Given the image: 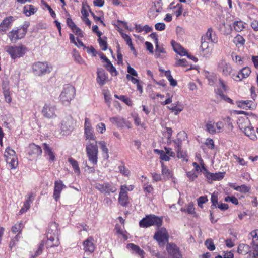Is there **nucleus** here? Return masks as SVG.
Segmentation results:
<instances>
[{"mask_svg":"<svg viewBox=\"0 0 258 258\" xmlns=\"http://www.w3.org/2000/svg\"><path fill=\"white\" fill-rule=\"evenodd\" d=\"M47 241L46 243L47 248L58 246L59 244L58 236L60 229L58 227H49L46 230Z\"/></svg>","mask_w":258,"mask_h":258,"instance_id":"obj_1","label":"nucleus"},{"mask_svg":"<svg viewBox=\"0 0 258 258\" xmlns=\"http://www.w3.org/2000/svg\"><path fill=\"white\" fill-rule=\"evenodd\" d=\"M75 93L76 90L74 87L70 84L64 85L59 95L60 101L63 105H68L74 98Z\"/></svg>","mask_w":258,"mask_h":258,"instance_id":"obj_2","label":"nucleus"},{"mask_svg":"<svg viewBox=\"0 0 258 258\" xmlns=\"http://www.w3.org/2000/svg\"><path fill=\"white\" fill-rule=\"evenodd\" d=\"M5 51L8 53L12 59H15L23 56L27 50V48L23 45L20 46H6Z\"/></svg>","mask_w":258,"mask_h":258,"instance_id":"obj_3","label":"nucleus"},{"mask_svg":"<svg viewBox=\"0 0 258 258\" xmlns=\"http://www.w3.org/2000/svg\"><path fill=\"white\" fill-rule=\"evenodd\" d=\"M162 222V217H158L154 214H149L140 220L139 226H161Z\"/></svg>","mask_w":258,"mask_h":258,"instance_id":"obj_4","label":"nucleus"},{"mask_svg":"<svg viewBox=\"0 0 258 258\" xmlns=\"http://www.w3.org/2000/svg\"><path fill=\"white\" fill-rule=\"evenodd\" d=\"M32 72L35 76H42L51 72L47 62L38 61L33 64Z\"/></svg>","mask_w":258,"mask_h":258,"instance_id":"obj_5","label":"nucleus"},{"mask_svg":"<svg viewBox=\"0 0 258 258\" xmlns=\"http://www.w3.org/2000/svg\"><path fill=\"white\" fill-rule=\"evenodd\" d=\"M86 153L89 160L93 164L97 163L98 146L97 142L89 143L86 146Z\"/></svg>","mask_w":258,"mask_h":258,"instance_id":"obj_6","label":"nucleus"},{"mask_svg":"<svg viewBox=\"0 0 258 258\" xmlns=\"http://www.w3.org/2000/svg\"><path fill=\"white\" fill-rule=\"evenodd\" d=\"M166 250L169 255V258H182L179 248L175 244L167 243ZM157 258H166L165 255L162 254L157 253Z\"/></svg>","mask_w":258,"mask_h":258,"instance_id":"obj_7","label":"nucleus"},{"mask_svg":"<svg viewBox=\"0 0 258 258\" xmlns=\"http://www.w3.org/2000/svg\"><path fill=\"white\" fill-rule=\"evenodd\" d=\"M73 129V119L72 117L68 116L65 117L61 122V133L63 135H69Z\"/></svg>","mask_w":258,"mask_h":258,"instance_id":"obj_8","label":"nucleus"},{"mask_svg":"<svg viewBox=\"0 0 258 258\" xmlns=\"http://www.w3.org/2000/svg\"><path fill=\"white\" fill-rule=\"evenodd\" d=\"M42 153L41 147L32 143L29 144L28 148V154L33 159L40 157Z\"/></svg>","mask_w":258,"mask_h":258,"instance_id":"obj_9","label":"nucleus"},{"mask_svg":"<svg viewBox=\"0 0 258 258\" xmlns=\"http://www.w3.org/2000/svg\"><path fill=\"white\" fill-rule=\"evenodd\" d=\"M110 121L112 123L116 124L117 127L119 128H123L124 127H126L128 129L132 128L131 123L120 117H111L110 118Z\"/></svg>","mask_w":258,"mask_h":258,"instance_id":"obj_10","label":"nucleus"},{"mask_svg":"<svg viewBox=\"0 0 258 258\" xmlns=\"http://www.w3.org/2000/svg\"><path fill=\"white\" fill-rule=\"evenodd\" d=\"M15 20L14 17L10 16L4 19L0 23V33L4 34L11 27L13 22Z\"/></svg>","mask_w":258,"mask_h":258,"instance_id":"obj_11","label":"nucleus"},{"mask_svg":"<svg viewBox=\"0 0 258 258\" xmlns=\"http://www.w3.org/2000/svg\"><path fill=\"white\" fill-rule=\"evenodd\" d=\"M154 238L159 244H164L168 240V234L166 229L163 227L155 233Z\"/></svg>","mask_w":258,"mask_h":258,"instance_id":"obj_12","label":"nucleus"},{"mask_svg":"<svg viewBox=\"0 0 258 258\" xmlns=\"http://www.w3.org/2000/svg\"><path fill=\"white\" fill-rule=\"evenodd\" d=\"M126 188V185H121L120 186V191L119 195L118 202L120 203V204L123 207L127 206V205L129 203L127 192L125 190V189Z\"/></svg>","mask_w":258,"mask_h":258,"instance_id":"obj_13","label":"nucleus"},{"mask_svg":"<svg viewBox=\"0 0 258 258\" xmlns=\"http://www.w3.org/2000/svg\"><path fill=\"white\" fill-rule=\"evenodd\" d=\"M187 138V135L185 132H180L177 135V138L173 140L175 146V150H181L182 141L185 140Z\"/></svg>","mask_w":258,"mask_h":258,"instance_id":"obj_14","label":"nucleus"},{"mask_svg":"<svg viewBox=\"0 0 258 258\" xmlns=\"http://www.w3.org/2000/svg\"><path fill=\"white\" fill-rule=\"evenodd\" d=\"M66 188V186L63 183L61 180H56L54 182V187L53 197L57 202L60 198V195L63 188Z\"/></svg>","mask_w":258,"mask_h":258,"instance_id":"obj_15","label":"nucleus"},{"mask_svg":"<svg viewBox=\"0 0 258 258\" xmlns=\"http://www.w3.org/2000/svg\"><path fill=\"white\" fill-rule=\"evenodd\" d=\"M211 201L212 202V205L210 207L211 210H210L209 212L210 214V220L212 223L214 224L215 222L217 221V220L214 222V213L217 211V206L218 204V197L214 194H212L211 198Z\"/></svg>","mask_w":258,"mask_h":258,"instance_id":"obj_16","label":"nucleus"},{"mask_svg":"<svg viewBox=\"0 0 258 258\" xmlns=\"http://www.w3.org/2000/svg\"><path fill=\"white\" fill-rule=\"evenodd\" d=\"M97 82L100 86H103L105 84V81L108 78V74L102 68L97 69Z\"/></svg>","mask_w":258,"mask_h":258,"instance_id":"obj_17","label":"nucleus"},{"mask_svg":"<svg viewBox=\"0 0 258 258\" xmlns=\"http://www.w3.org/2000/svg\"><path fill=\"white\" fill-rule=\"evenodd\" d=\"M55 108L50 105L45 104L42 110L43 116L48 118L53 117L55 115Z\"/></svg>","mask_w":258,"mask_h":258,"instance_id":"obj_18","label":"nucleus"},{"mask_svg":"<svg viewBox=\"0 0 258 258\" xmlns=\"http://www.w3.org/2000/svg\"><path fill=\"white\" fill-rule=\"evenodd\" d=\"M94 239L92 237H89L83 243L84 250L86 252L92 253L95 250V245L93 243Z\"/></svg>","mask_w":258,"mask_h":258,"instance_id":"obj_19","label":"nucleus"},{"mask_svg":"<svg viewBox=\"0 0 258 258\" xmlns=\"http://www.w3.org/2000/svg\"><path fill=\"white\" fill-rule=\"evenodd\" d=\"M218 69L220 71H222L223 74L225 76L229 75L232 70L230 64L227 63L224 59H222L219 63Z\"/></svg>","mask_w":258,"mask_h":258,"instance_id":"obj_20","label":"nucleus"},{"mask_svg":"<svg viewBox=\"0 0 258 258\" xmlns=\"http://www.w3.org/2000/svg\"><path fill=\"white\" fill-rule=\"evenodd\" d=\"M225 172H219L218 173H213L210 172H209L206 178L208 179V182L211 183L209 180L211 181H219L223 179L224 177Z\"/></svg>","mask_w":258,"mask_h":258,"instance_id":"obj_21","label":"nucleus"},{"mask_svg":"<svg viewBox=\"0 0 258 258\" xmlns=\"http://www.w3.org/2000/svg\"><path fill=\"white\" fill-rule=\"evenodd\" d=\"M171 44L175 52L180 56L185 55L186 53L187 52L186 49H185L179 44L176 43L174 40L171 41Z\"/></svg>","mask_w":258,"mask_h":258,"instance_id":"obj_22","label":"nucleus"},{"mask_svg":"<svg viewBox=\"0 0 258 258\" xmlns=\"http://www.w3.org/2000/svg\"><path fill=\"white\" fill-rule=\"evenodd\" d=\"M251 73L250 69L249 67H244L238 72L236 76L235 80L241 81L242 79L248 77Z\"/></svg>","mask_w":258,"mask_h":258,"instance_id":"obj_23","label":"nucleus"},{"mask_svg":"<svg viewBox=\"0 0 258 258\" xmlns=\"http://www.w3.org/2000/svg\"><path fill=\"white\" fill-rule=\"evenodd\" d=\"M126 247L128 249L131 250L133 253H135L141 256L142 258L144 257V254H145V252L138 245L133 243H128L127 244Z\"/></svg>","mask_w":258,"mask_h":258,"instance_id":"obj_24","label":"nucleus"},{"mask_svg":"<svg viewBox=\"0 0 258 258\" xmlns=\"http://www.w3.org/2000/svg\"><path fill=\"white\" fill-rule=\"evenodd\" d=\"M43 148L44 154L49 156V160L51 162L54 161L55 159V156L49 145L44 143L43 144Z\"/></svg>","mask_w":258,"mask_h":258,"instance_id":"obj_25","label":"nucleus"},{"mask_svg":"<svg viewBox=\"0 0 258 258\" xmlns=\"http://www.w3.org/2000/svg\"><path fill=\"white\" fill-rule=\"evenodd\" d=\"M213 29L212 28H209L208 29V30L206 33L205 36H203L204 37V40H208L211 41L213 43H216L218 42V38L216 37L215 34H214V35L212 36Z\"/></svg>","mask_w":258,"mask_h":258,"instance_id":"obj_26","label":"nucleus"},{"mask_svg":"<svg viewBox=\"0 0 258 258\" xmlns=\"http://www.w3.org/2000/svg\"><path fill=\"white\" fill-rule=\"evenodd\" d=\"M244 130L243 131L244 134L249 137L251 140H255L257 139V137L255 134V131L254 127L251 126H247L244 127Z\"/></svg>","mask_w":258,"mask_h":258,"instance_id":"obj_27","label":"nucleus"},{"mask_svg":"<svg viewBox=\"0 0 258 258\" xmlns=\"http://www.w3.org/2000/svg\"><path fill=\"white\" fill-rule=\"evenodd\" d=\"M20 29H12L8 34V37L12 42L16 43L18 40H19L18 36V31Z\"/></svg>","mask_w":258,"mask_h":258,"instance_id":"obj_28","label":"nucleus"},{"mask_svg":"<svg viewBox=\"0 0 258 258\" xmlns=\"http://www.w3.org/2000/svg\"><path fill=\"white\" fill-rule=\"evenodd\" d=\"M37 11V9L32 5H26L23 8V13L27 16H30L32 14H35Z\"/></svg>","mask_w":258,"mask_h":258,"instance_id":"obj_29","label":"nucleus"},{"mask_svg":"<svg viewBox=\"0 0 258 258\" xmlns=\"http://www.w3.org/2000/svg\"><path fill=\"white\" fill-rule=\"evenodd\" d=\"M72 56L74 61L79 64H85V61L81 57L79 52L76 49H74L72 52Z\"/></svg>","mask_w":258,"mask_h":258,"instance_id":"obj_30","label":"nucleus"},{"mask_svg":"<svg viewBox=\"0 0 258 258\" xmlns=\"http://www.w3.org/2000/svg\"><path fill=\"white\" fill-rule=\"evenodd\" d=\"M115 230L119 237H122L124 240H126L128 239V234L124 228H122L121 227H115Z\"/></svg>","mask_w":258,"mask_h":258,"instance_id":"obj_31","label":"nucleus"},{"mask_svg":"<svg viewBox=\"0 0 258 258\" xmlns=\"http://www.w3.org/2000/svg\"><path fill=\"white\" fill-rule=\"evenodd\" d=\"M250 251V247L246 244H240L237 248V252L239 254H246Z\"/></svg>","mask_w":258,"mask_h":258,"instance_id":"obj_32","label":"nucleus"},{"mask_svg":"<svg viewBox=\"0 0 258 258\" xmlns=\"http://www.w3.org/2000/svg\"><path fill=\"white\" fill-rule=\"evenodd\" d=\"M171 107L169 108L170 110L174 111V114L177 115L179 114V112H181L183 107L182 105L179 103V102H177V104H172L171 105Z\"/></svg>","mask_w":258,"mask_h":258,"instance_id":"obj_33","label":"nucleus"},{"mask_svg":"<svg viewBox=\"0 0 258 258\" xmlns=\"http://www.w3.org/2000/svg\"><path fill=\"white\" fill-rule=\"evenodd\" d=\"M104 190L105 191L104 193H105L108 195H109L110 192H115L117 190V189L110 183L105 182L104 183Z\"/></svg>","mask_w":258,"mask_h":258,"instance_id":"obj_34","label":"nucleus"},{"mask_svg":"<svg viewBox=\"0 0 258 258\" xmlns=\"http://www.w3.org/2000/svg\"><path fill=\"white\" fill-rule=\"evenodd\" d=\"M68 162L72 165L74 172L79 174L80 173V170L78 166V162L72 157L68 159Z\"/></svg>","mask_w":258,"mask_h":258,"instance_id":"obj_35","label":"nucleus"},{"mask_svg":"<svg viewBox=\"0 0 258 258\" xmlns=\"http://www.w3.org/2000/svg\"><path fill=\"white\" fill-rule=\"evenodd\" d=\"M5 157H6L7 162L9 163L11 168L12 169H15L18 165V161L16 160L15 157H14L11 158L6 155H5Z\"/></svg>","mask_w":258,"mask_h":258,"instance_id":"obj_36","label":"nucleus"},{"mask_svg":"<svg viewBox=\"0 0 258 258\" xmlns=\"http://www.w3.org/2000/svg\"><path fill=\"white\" fill-rule=\"evenodd\" d=\"M233 41L236 44V46L239 47L244 44L245 40L241 35L237 34V36L234 38Z\"/></svg>","mask_w":258,"mask_h":258,"instance_id":"obj_37","label":"nucleus"},{"mask_svg":"<svg viewBox=\"0 0 258 258\" xmlns=\"http://www.w3.org/2000/svg\"><path fill=\"white\" fill-rule=\"evenodd\" d=\"M85 130V135L86 138V139L89 140H95L96 137L95 135L93 134V131L92 128H84Z\"/></svg>","mask_w":258,"mask_h":258,"instance_id":"obj_38","label":"nucleus"},{"mask_svg":"<svg viewBox=\"0 0 258 258\" xmlns=\"http://www.w3.org/2000/svg\"><path fill=\"white\" fill-rule=\"evenodd\" d=\"M107 39V37L106 36H103L102 38H98V39L100 46L102 48V50L103 51L106 50L108 48Z\"/></svg>","mask_w":258,"mask_h":258,"instance_id":"obj_39","label":"nucleus"},{"mask_svg":"<svg viewBox=\"0 0 258 258\" xmlns=\"http://www.w3.org/2000/svg\"><path fill=\"white\" fill-rule=\"evenodd\" d=\"M99 144L100 146L102 151L105 154L103 156L106 159H108L109 158L108 149L106 147V143L104 141H101L99 142Z\"/></svg>","mask_w":258,"mask_h":258,"instance_id":"obj_40","label":"nucleus"},{"mask_svg":"<svg viewBox=\"0 0 258 258\" xmlns=\"http://www.w3.org/2000/svg\"><path fill=\"white\" fill-rule=\"evenodd\" d=\"M161 164L162 175L167 179H169L172 176L170 171L164 165L163 163H161Z\"/></svg>","mask_w":258,"mask_h":258,"instance_id":"obj_41","label":"nucleus"},{"mask_svg":"<svg viewBox=\"0 0 258 258\" xmlns=\"http://www.w3.org/2000/svg\"><path fill=\"white\" fill-rule=\"evenodd\" d=\"M45 241L44 240L41 241V242L40 243L38 247L37 248V250L35 252V254L32 256V257H35L36 256H38V255H40L43 251Z\"/></svg>","mask_w":258,"mask_h":258,"instance_id":"obj_42","label":"nucleus"},{"mask_svg":"<svg viewBox=\"0 0 258 258\" xmlns=\"http://www.w3.org/2000/svg\"><path fill=\"white\" fill-rule=\"evenodd\" d=\"M122 165L118 166L119 172L121 174L125 176H128L130 174V170L126 168L124 162L121 161Z\"/></svg>","mask_w":258,"mask_h":258,"instance_id":"obj_43","label":"nucleus"},{"mask_svg":"<svg viewBox=\"0 0 258 258\" xmlns=\"http://www.w3.org/2000/svg\"><path fill=\"white\" fill-rule=\"evenodd\" d=\"M206 131L211 134L216 133V130L214 127V123L212 121H209L206 124Z\"/></svg>","mask_w":258,"mask_h":258,"instance_id":"obj_44","label":"nucleus"},{"mask_svg":"<svg viewBox=\"0 0 258 258\" xmlns=\"http://www.w3.org/2000/svg\"><path fill=\"white\" fill-rule=\"evenodd\" d=\"M20 237V235L17 234V235L15 236V237H14L13 239H11L9 246L11 250H12V248L16 246L17 242L19 241Z\"/></svg>","mask_w":258,"mask_h":258,"instance_id":"obj_45","label":"nucleus"},{"mask_svg":"<svg viewBox=\"0 0 258 258\" xmlns=\"http://www.w3.org/2000/svg\"><path fill=\"white\" fill-rule=\"evenodd\" d=\"M233 27L235 31L240 32L244 28V26L242 21H235L233 23Z\"/></svg>","mask_w":258,"mask_h":258,"instance_id":"obj_46","label":"nucleus"},{"mask_svg":"<svg viewBox=\"0 0 258 258\" xmlns=\"http://www.w3.org/2000/svg\"><path fill=\"white\" fill-rule=\"evenodd\" d=\"M205 245L207 248L210 251L215 249V246L213 240L211 239H208L205 242Z\"/></svg>","mask_w":258,"mask_h":258,"instance_id":"obj_47","label":"nucleus"},{"mask_svg":"<svg viewBox=\"0 0 258 258\" xmlns=\"http://www.w3.org/2000/svg\"><path fill=\"white\" fill-rule=\"evenodd\" d=\"M199 161H200V163L201 166V168H200L199 171L203 172L205 177H206V175L207 176L209 171L206 168V167L205 166V164L203 162V160L201 158H200Z\"/></svg>","mask_w":258,"mask_h":258,"instance_id":"obj_48","label":"nucleus"},{"mask_svg":"<svg viewBox=\"0 0 258 258\" xmlns=\"http://www.w3.org/2000/svg\"><path fill=\"white\" fill-rule=\"evenodd\" d=\"M224 121L227 128L229 130L232 131L233 128V126L232 125L231 118L229 116H227L224 119Z\"/></svg>","mask_w":258,"mask_h":258,"instance_id":"obj_49","label":"nucleus"},{"mask_svg":"<svg viewBox=\"0 0 258 258\" xmlns=\"http://www.w3.org/2000/svg\"><path fill=\"white\" fill-rule=\"evenodd\" d=\"M5 90L3 91V94L5 99V101L7 103H10L12 101L11 97L10 96V93L9 91V88H5Z\"/></svg>","mask_w":258,"mask_h":258,"instance_id":"obj_50","label":"nucleus"},{"mask_svg":"<svg viewBox=\"0 0 258 258\" xmlns=\"http://www.w3.org/2000/svg\"><path fill=\"white\" fill-rule=\"evenodd\" d=\"M120 100L125 103L128 106H132L133 105V102L130 98H128L124 95L119 96Z\"/></svg>","mask_w":258,"mask_h":258,"instance_id":"obj_51","label":"nucleus"},{"mask_svg":"<svg viewBox=\"0 0 258 258\" xmlns=\"http://www.w3.org/2000/svg\"><path fill=\"white\" fill-rule=\"evenodd\" d=\"M224 201L226 202H230L235 205L239 204L238 199L234 196H227L225 198Z\"/></svg>","mask_w":258,"mask_h":258,"instance_id":"obj_52","label":"nucleus"},{"mask_svg":"<svg viewBox=\"0 0 258 258\" xmlns=\"http://www.w3.org/2000/svg\"><path fill=\"white\" fill-rule=\"evenodd\" d=\"M207 79L208 81V83L210 85L213 86L217 80L216 75L212 73L210 76H207Z\"/></svg>","mask_w":258,"mask_h":258,"instance_id":"obj_53","label":"nucleus"},{"mask_svg":"<svg viewBox=\"0 0 258 258\" xmlns=\"http://www.w3.org/2000/svg\"><path fill=\"white\" fill-rule=\"evenodd\" d=\"M245 102H246L245 106H246V108H247V109L254 110L256 108V104L254 103L252 101L245 100Z\"/></svg>","mask_w":258,"mask_h":258,"instance_id":"obj_54","label":"nucleus"},{"mask_svg":"<svg viewBox=\"0 0 258 258\" xmlns=\"http://www.w3.org/2000/svg\"><path fill=\"white\" fill-rule=\"evenodd\" d=\"M186 175L189 179L191 181L195 180L198 177V175L196 173V172L194 170H192L191 171L187 172Z\"/></svg>","mask_w":258,"mask_h":258,"instance_id":"obj_55","label":"nucleus"},{"mask_svg":"<svg viewBox=\"0 0 258 258\" xmlns=\"http://www.w3.org/2000/svg\"><path fill=\"white\" fill-rule=\"evenodd\" d=\"M208 201V198L206 196H201L197 199L198 205L200 207H202L203 204L206 203Z\"/></svg>","mask_w":258,"mask_h":258,"instance_id":"obj_56","label":"nucleus"},{"mask_svg":"<svg viewBox=\"0 0 258 258\" xmlns=\"http://www.w3.org/2000/svg\"><path fill=\"white\" fill-rule=\"evenodd\" d=\"M176 152H177V157L178 158H182L183 159V160H185L186 161H188L187 155L185 152L181 151V150H176Z\"/></svg>","mask_w":258,"mask_h":258,"instance_id":"obj_57","label":"nucleus"},{"mask_svg":"<svg viewBox=\"0 0 258 258\" xmlns=\"http://www.w3.org/2000/svg\"><path fill=\"white\" fill-rule=\"evenodd\" d=\"M71 30L75 35L78 36L79 37H83L84 36L83 33L81 29L76 25L75 26V27L73 28V29Z\"/></svg>","mask_w":258,"mask_h":258,"instance_id":"obj_58","label":"nucleus"},{"mask_svg":"<svg viewBox=\"0 0 258 258\" xmlns=\"http://www.w3.org/2000/svg\"><path fill=\"white\" fill-rule=\"evenodd\" d=\"M188 65V62L185 59H179L177 60L175 66H181L185 67Z\"/></svg>","mask_w":258,"mask_h":258,"instance_id":"obj_59","label":"nucleus"},{"mask_svg":"<svg viewBox=\"0 0 258 258\" xmlns=\"http://www.w3.org/2000/svg\"><path fill=\"white\" fill-rule=\"evenodd\" d=\"M205 144L208 147V148L210 149H213L215 148V145L213 139L211 138H208L206 140Z\"/></svg>","mask_w":258,"mask_h":258,"instance_id":"obj_60","label":"nucleus"},{"mask_svg":"<svg viewBox=\"0 0 258 258\" xmlns=\"http://www.w3.org/2000/svg\"><path fill=\"white\" fill-rule=\"evenodd\" d=\"M42 2H44V6L47 8L49 11L50 15L53 18H56V14L55 12L52 9L51 7L46 2H45L43 0H42Z\"/></svg>","mask_w":258,"mask_h":258,"instance_id":"obj_61","label":"nucleus"},{"mask_svg":"<svg viewBox=\"0 0 258 258\" xmlns=\"http://www.w3.org/2000/svg\"><path fill=\"white\" fill-rule=\"evenodd\" d=\"M106 70L110 73L112 76H116L118 74L116 68L113 66V64L107 68Z\"/></svg>","mask_w":258,"mask_h":258,"instance_id":"obj_62","label":"nucleus"},{"mask_svg":"<svg viewBox=\"0 0 258 258\" xmlns=\"http://www.w3.org/2000/svg\"><path fill=\"white\" fill-rule=\"evenodd\" d=\"M176 7H178V9L177 11H176L175 12V13L176 14V17H178L180 16H181V15L182 14V13L183 12V8L182 5L179 3H178L176 5Z\"/></svg>","mask_w":258,"mask_h":258,"instance_id":"obj_63","label":"nucleus"},{"mask_svg":"<svg viewBox=\"0 0 258 258\" xmlns=\"http://www.w3.org/2000/svg\"><path fill=\"white\" fill-rule=\"evenodd\" d=\"M155 29L158 31H163L165 29V24L164 23H157L155 25Z\"/></svg>","mask_w":258,"mask_h":258,"instance_id":"obj_64","label":"nucleus"}]
</instances>
